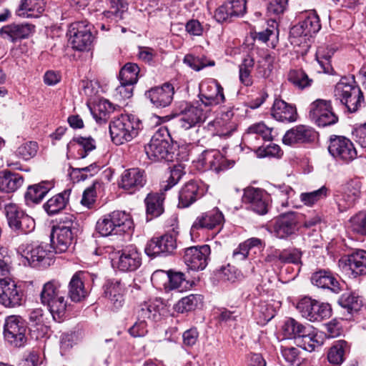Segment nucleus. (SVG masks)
I'll use <instances>...</instances> for the list:
<instances>
[{
	"label": "nucleus",
	"mask_w": 366,
	"mask_h": 366,
	"mask_svg": "<svg viewBox=\"0 0 366 366\" xmlns=\"http://www.w3.org/2000/svg\"><path fill=\"white\" fill-rule=\"evenodd\" d=\"M201 301V295H190L182 298L176 305L175 308L178 312L181 313L192 311L196 308L198 303Z\"/></svg>",
	"instance_id": "59"
},
{
	"label": "nucleus",
	"mask_w": 366,
	"mask_h": 366,
	"mask_svg": "<svg viewBox=\"0 0 366 366\" xmlns=\"http://www.w3.org/2000/svg\"><path fill=\"white\" fill-rule=\"evenodd\" d=\"M302 23V26L305 27V31H306V34H309L310 36L317 33L321 29L319 16L314 11L307 13Z\"/></svg>",
	"instance_id": "55"
},
{
	"label": "nucleus",
	"mask_w": 366,
	"mask_h": 366,
	"mask_svg": "<svg viewBox=\"0 0 366 366\" xmlns=\"http://www.w3.org/2000/svg\"><path fill=\"white\" fill-rule=\"evenodd\" d=\"M118 256L112 259V266L122 272H133L142 264V255L134 245L126 247L117 253Z\"/></svg>",
	"instance_id": "19"
},
{
	"label": "nucleus",
	"mask_w": 366,
	"mask_h": 366,
	"mask_svg": "<svg viewBox=\"0 0 366 366\" xmlns=\"http://www.w3.org/2000/svg\"><path fill=\"white\" fill-rule=\"evenodd\" d=\"M44 0H21L16 14L23 17H38L44 11Z\"/></svg>",
	"instance_id": "43"
},
{
	"label": "nucleus",
	"mask_w": 366,
	"mask_h": 366,
	"mask_svg": "<svg viewBox=\"0 0 366 366\" xmlns=\"http://www.w3.org/2000/svg\"><path fill=\"white\" fill-rule=\"evenodd\" d=\"M246 9V0H227L216 9L214 18L220 23L231 21L234 18L242 16Z\"/></svg>",
	"instance_id": "28"
},
{
	"label": "nucleus",
	"mask_w": 366,
	"mask_h": 366,
	"mask_svg": "<svg viewBox=\"0 0 366 366\" xmlns=\"http://www.w3.org/2000/svg\"><path fill=\"white\" fill-rule=\"evenodd\" d=\"M272 115L280 122H293L297 120L296 108L282 99H275L272 108Z\"/></svg>",
	"instance_id": "37"
},
{
	"label": "nucleus",
	"mask_w": 366,
	"mask_h": 366,
	"mask_svg": "<svg viewBox=\"0 0 366 366\" xmlns=\"http://www.w3.org/2000/svg\"><path fill=\"white\" fill-rule=\"evenodd\" d=\"M297 310L310 322H320L329 318L332 309L329 304L320 302L309 297H304L297 303Z\"/></svg>",
	"instance_id": "12"
},
{
	"label": "nucleus",
	"mask_w": 366,
	"mask_h": 366,
	"mask_svg": "<svg viewBox=\"0 0 366 366\" xmlns=\"http://www.w3.org/2000/svg\"><path fill=\"white\" fill-rule=\"evenodd\" d=\"M177 249V239L172 234H164L152 237L146 244L144 251L151 257H167L172 254Z\"/></svg>",
	"instance_id": "15"
},
{
	"label": "nucleus",
	"mask_w": 366,
	"mask_h": 366,
	"mask_svg": "<svg viewBox=\"0 0 366 366\" xmlns=\"http://www.w3.org/2000/svg\"><path fill=\"white\" fill-rule=\"evenodd\" d=\"M335 51L329 46H319L316 51V60L322 69V71L327 74H333L334 69L332 66L330 59Z\"/></svg>",
	"instance_id": "48"
},
{
	"label": "nucleus",
	"mask_w": 366,
	"mask_h": 366,
	"mask_svg": "<svg viewBox=\"0 0 366 366\" xmlns=\"http://www.w3.org/2000/svg\"><path fill=\"white\" fill-rule=\"evenodd\" d=\"M74 219L73 215L69 214L64 219H60L59 224L53 227L49 245L53 252H66L72 244L78 230Z\"/></svg>",
	"instance_id": "4"
},
{
	"label": "nucleus",
	"mask_w": 366,
	"mask_h": 366,
	"mask_svg": "<svg viewBox=\"0 0 366 366\" xmlns=\"http://www.w3.org/2000/svg\"><path fill=\"white\" fill-rule=\"evenodd\" d=\"M254 66V59L249 55H247L239 66V80L245 86H248L252 84V78L251 71Z\"/></svg>",
	"instance_id": "52"
},
{
	"label": "nucleus",
	"mask_w": 366,
	"mask_h": 366,
	"mask_svg": "<svg viewBox=\"0 0 366 366\" xmlns=\"http://www.w3.org/2000/svg\"><path fill=\"white\" fill-rule=\"evenodd\" d=\"M198 97L201 104L206 108H210L225 102L224 89L214 79L205 81L200 84Z\"/></svg>",
	"instance_id": "18"
},
{
	"label": "nucleus",
	"mask_w": 366,
	"mask_h": 366,
	"mask_svg": "<svg viewBox=\"0 0 366 366\" xmlns=\"http://www.w3.org/2000/svg\"><path fill=\"white\" fill-rule=\"evenodd\" d=\"M302 252L297 248H288L281 250V264H302Z\"/></svg>",
	"instance_id": "61"
},
{
	"label": "nucleus",
	"mask_w": 366,
	"mask_h": 366,
	"mask_svg": "<svg viewBox=\"0 0 366 366\" xmlns=\"http://www.w3.org/2000/svg\"><path fill=\"white\" fill-rule=\"evenodd\" d=\"M328 188L322 186L317 190L301 193L300 199L305 205L311 207L318 202L325 199L328 196Z\"/></svg>",
	"instance_id": "51"
},
{
	"label": "nucleus",
	"mask_w": 366,
	"mask_h": 366,
	"mask_svg": "<svg viewBox=\"0 0 366 366\" xmlns=\"http://www.w3.org/2000/svg\"><path fill=\"white\" fill-rule=\"evenodd\" d=\"M23 182V177L20 174L5 170L1 177V192H14L22 185Z\"/></svg>",
	"instance_id": "49"
},
{
	"label": "nucleus",
	"mask_w": 366,
	"mask_h": 366,
	"mask_svg": "<svg viewBox=\"0 0 366 366\" xmlns=\"http://www.w3.org/2000/svg\"><path fill=\"white\" fill-rule=\"evenodd\" d=\"M97 110L99 113L94 114L97 122L104 124L108 121L109 115L116 110V106L109 100L103 99L97 104Z\"/></svg>",
	"instance_id": "54"
},
{
	"label": "nucleus",
	"mask_w": 366,
	"mask_h": 366,
	"mask_svg": "<svg viewBox=\"0 0 366 366\" xmlns=\"http://www.w3.org/2000/svg\"><path fill=\"white\" fill-rule=\"evenodd\" d=\"M174 89L172 84L165 83L160 87L152 88L146 92V97L151 103L157 108L169 106L172 100Z\"/></svg>",
	"instance_id": "30"
},
{
	"label": "nucleus",
	"mask_w": 366,
	"mask_h": 366,
	"mask_svg": "<svg viewBox=\"0 0 366 366\" xmlns=\"http://www.w3.org/2000/svg\"><path fill=\"white\" fill-rule=\"evenodd\" d=\"M272 128L268 127L263 122H259L253 124L247 128L243 135V139L251 144L254 140H257L259 137L264 141H272Z\"/></svg>",
	"instance_id": "40"
},
{
	"label": "nucleus",
	"mask_w": 366,
	"mask_h": 366,
	"mask_svg": "<svg viewBox=\"0 0 366 366\" xmlns=\"http://www.w3.org/2000/svg\"><path fill=\"white\" fill-rule=\"evenodd\" d=\"M153 284H157L159 281H162V285L165 289L169 290H177L179 292H183L192 287V283L187 280L183 272L169 270L155 271L151 277Z\"/></svg>",
	"instance_id": "17"
},
{
	"label": "nucleus",
	"mask_w": 366,
	"mask_h": 366,
	"mask_svg": "<svg viewBox=\"0 0 366 366\" xmlns=\"http://www.w3.org/2000/svg\"><path fill=\"white\" fill-rule=\"evenodd\" d=\"M141 125V121L132 114L114 117L109 127L112 141L117 145L132 141L138 135Z\"/></svg>",
	"instance_id": "2"
},
{
	"label": "nucleus",
	"mask_w": 366,
	"mask_h": 366,
	"mask_svg": "<svg viewBox=\"0 0 366 366\" xmlns=\"http://www.w3.org/2000/svg\"><path fill=\"white\" fill-rule=\"evenodd\" d=\"M234 110V106L222 107L219 117L203 127L202 130H207L212 136L229 137L237 129L238 123V118Z\"/></svg>",
	"instance_id": "9"
},
{
	"label": "nucleus",
	"mask_w": 366,
	"mask_h": 366,
	"mask_svg": "<svg viewBox=\"0 0 366 366\" xmlns=\"http://www.w3.org/2000/svg\"><path fill=\"white\" fill-rule=\"evenodd\" d=\"M104 295L115 308H119L124 302V285L121 280L117 279L107 280L103 285Z\"/></svg>",
	"instance_id": "34"
},
{
	"label": "nucleus",
	"mask_w": 366,
	"mask_h": 366,
	"mask_svg": "<svg viewBox=\"0 0 366 366\" xmlns=\"http://www.w3.org/2000/svg\"><path fill=\"white\" fill-rule=\"evenodd\" d=\"M71 190L65 189L62 192L57 194L50 198L44 204V209L49 215H54L64 209L69 202Z\"/></svg>",
	"instance_id": "42"
},
{
	"label": "nucleus",
	"mask_w": 366,
	"mask_h": 366,
	"mask_svg": "<svg viewBox=\"0 0 366 366\" xmlns=\"http://www.w3.org/2000/svg\"><path fill=\"white\" fill-rule=\"evenodd\" d=\"M310 330L311 325H302L293 318L287 320L282 326L283 335L285 338L294 339L296 344H297L299 338L302 339L305 334H309L308 332Z\"/></svg>",
	"instance_id": "39"
},
{
	"label": "nucleus",
	"mask_w": 366,
	"mask_h": 366,
	"mask_svg": "<svg viewBox=\"0 0 366 366\" xmlns=\"http://www.w3.org/2000/svg\"><path fill=\"white\" fill-rule=\"evenodd\" d=\"M351 230L361 236H366V210L360 211L350 219Z\"/></svg>",
	"instance_id": "56"
},
{
	"label": "nucleus",
	"mask_w": 366,
	"mask_h": 366,
	"mask_svg": "<svg viewBox=\"0 0 366 366\" xmlns=\"http://www.w3.org/2000/svg\"><path fill=\"white\" fill-rule=\"evenodd\" d=\"M133 226L130 214L124 211L115 210L102 216L96 224V231L102 237L125 232Z\"/></svg>",
	"instance_id": "7"
},
{
	"label": "nucleus",
	"mask_w": 366,
	"mask_h": 366,
	"mask_svg": "<svg viewBox=\"0 0 366 366\" xmlns=\"http://www.w3.org/2000/svg\"><path fill=\"white\" fill-rule=\"evenodd\" d=\"M210 253L208 244L190 247L184 250V262L189 269L202 270L208 264Z\"/></svg>",
	"instance_id": "23"
},
{
	"label": "nucleus",
	"mask_w": 366,
	"mask_h": 366,
	"mask_svg": "<svg viewBox=\"0 0 366 366\" xmlns=\"http://www.w3.org/2000/svg\"><path fill=\"white\" fill-rule=\"evenodd\" d=\"M163 193H149L144 199L147 219L158 217L164 212Z\"/></svg>",
	"instance_id": "38"
},
{
	"label": "nucleus",
	"mask_w": 366,
	"mask_h": 366,
	"mask_svg": "<svg viewBox=\"0 0 366 366\" xmlns=\"http://www.w3.org/2000/svg\"><path fill=\"white\" fill-rule=\"evenodd\" d=\"M12 252L7 248L1 247V305L6 307L14 308L22 304L24 293L20 287L11 277L6 276L10 274L12 269Z\"/></svg>",
	"instance_id": "1"
},
{
	"label": "nucleus",
	"mask_w": 366,
	"mask_h": 366,
	"mask_svg": "<svg viewBox=\"0 0 366 366\" xmlns=\"http://www.w3.org/2000/svg\"><path fill=\"white\" fill-rule=\"evenodd\" d=\"M147 174L144 169L138 167L125 169L121 175L119 186L130 194H133L144 187Z\"/></svg>",
	"instance_id": "26"
},
{
	"label": "nucleus",
	"mask_w": 366,
	"mask_h": 366,
	"mask_svg": "<svg viewBox=\"0 0 366 366\" xmlns=\"http://www.w3.org/2000/svg\"><path fill=\"white\" fill-rule=\"evenodd\" d=\"M361 182L358 179L349 180L342 187V192L336 194L335 201L340 212L352 207L361 195Z\"/></svg>",
	"instance_id": "21"
},
{
	"label": "nucleus",
	"mask_w": 366,
	"mask_h": 366,
	"mask_svg": "<svg viewBox=\"0 0 366 366\" xmlns=\"http://www.w3.org/2000/svg\"><path fill=\"white\" fill-rule=\"evenodd\" d=\"M178 123L184 130L196 127L199 128L211 114V109L206 108L199 102H181L178 105ZM199 131V129H197Z\"/></svg>",
	"instance_id": "5"
},
{
	"label": "nucleus",
	"mask_w": 366,
	"mask_h": 366,
	"mask_svg": "<svg viewBox=\"0 0 366 366\" xmlns=\"http://www.w3.org/2000/svg\"><path fill=\"white\" fill-rule=\"evenodd\" d=\"M110 9L104 11L103 14L106 18L114 19L115 21L124 18L125 11L122 0H107Z\"/></svg>",
	"instance_id": "57"
},
{
	"label": "nucleus",
	"mask_w": 366,
	"mask_h": 366,
	"mask_svg": "<svg viewBox=\"0 0 366 366\" xmlns=\"http://www.w3.org/2000/svg\"><path fill=\"white\" fill-rule=\"evenodd\" d=\"M140 307V309L137 312V320L139 321L146 323H147V321H157V317L159 315L158 309L155 305L145 302Z\"/></svg>",
	"instance_id": "58"
},
{
	"label": "nucleus",
	"mask_w": 366,
	"mask_h": 366,
	"mask_svg": "<svg viewBox=\"0 0 366 366\" xmlns=\"http://www.w3.org/2000/svg\"><path fill=\"white\" fill-rule=\"evenodd\" d=\"M53 187V183L49 181L29 186L24 194L26 204L29 206L39 204Z\"/></svg>",
	"instance_id": "36"
},
{
	"label": "nucleus",
	"mask_w": 366,
	"mask_h": 366,
	"mask_svg": "<svg viewBox=\"0 0 366 366\" xmlns=\"http://www.w3.org/2000/svg\"><path fill=\"white\" fill-rule=\"evenodd\" d=\"M78 146L79 158L84 159L87 156L88 152L96 149V142L92 137H84L81 136L74 137L67 144V149Z\"/></svg>",
	"instance_id": "47"
},
{
	"label": "nucleus",
	"mask_w": 366,
	"mask_h": 366,
	"mask_svg": "<svg viewBox=\"0 0 366 366\" xmlns=\"http://www.w3.org/2000/svg\"><path fill=\"white\" fill-rule=\"evenodd\" d=\"M139 68L137 64L127 63L119 71V81L135 84L138 81Z\"/></svg>",
	"instance_id": "53"
},
{
	"label": "nucleus",
	"mask_w": 366,
	"mask_h": 366,
	"mask_svg": "<svg viewBox=\"0 0 366 366\" xmlns=\"http://www.w3.org/2000/svg\"><path fill=\"white\" fill-rule=\"evenodd\" d=\"M242 201L249 204V208L258 214L264 215L268 212L269 197L260 189L254 187L245 189Z\"/></svg>",
	"instance_id": "25"
},
{
	"label": "nucleus",
	"mask_w": 366,
	"mask_h": 366,
	"mask_svg": "<svg viewBox=\"0 0 366 366\" xmlns=\"http://www.w3.org/2000/svg\"><path fill=\"white\" fill-rule=\"evenodd\" d=\"M282 355L289 366H299L301 358L299 356L298 349L295 347H282Z\"/></svg>",
	"instance_id": "64"
},
{
	"label": "nucleus",
	"mask_w": 366,
	"mask_h": 366,
	"mask_svg": "<svg viewBox=\"0 0 366 366\" xmlns=\"http://www.w3.org/2000/svg\"><path fill=\"white\" fill-rule=\"evenodd\" d=\"M309 334H305L302 339L299 338L297 344V346L302 347L303 350L312 352L316 348L320 347L323 344V339L321 335H319L317 331L311 326V330L308 332Z\"/></svg>",
	"instance_id": "46"
},
{
	"label": "nucleus",
	"mask_w": 366,
	"mask_h": 366,
	"mask_svg": "<svg viewBox=\"0 0 366 366\" xmlns=\"http://www.w3.org/2000/svg\"><path fill=\"white\" fill-rule=\"evenodd\" d=\"M4 214L8 226L16 234H29L35 228L34 219L26 214L16 204H6Z\"/></svg>",
	"instance_id": "10"
},
{
	"label": "nucleus",
	"mask_w": 366,
	"mask_h": 366,
	"mask_svg": "<svg viewBox=\"0 0 366 366\" xmlns=\"http://www.w3.org/2000/svg\"><path fill=\"white\" fill-rule=\"evenodd\" d=\"M350 351V345L345 340H337L333 343L327 352V360L333 366H340L345 361Z\"/></svg>",
	"instance_id": "44"
},
{
	"label": "nucleus",
	"mask_w": 366,
	"mask_h": 366,
	"mask_svg": "<svg viewBox=\"0 0 366 366\" xmlns=\"http://www.w3.org/2000/svg\"><path fill=\"white\" fill-rule=\"evenodd\" d=\"M26 327L19 316L11 315L5 320L4 336L5 340L15 347L24 345L26 342Z\"/></svg>",
	"instance_id": "16"
},
{
	"label": "nucleus",
	"mask_w": 366,
	"mask_h": 366,
	"mask_svg": "<svg viewBox=\"0 0 366 366\" xmlns=\"http://www.w3.org/2000/svg\"><path fill=\"white\" fill-rule=\"evenodd\" d=\"M337 303L348 314L352 315L360 311L363 306L362 297L352 292H346L342 294Z\"/></svg>",
	"instance_id": "41"
},
{
	"label": "nucleus",
	"mask_w": 366,
	"mask_h": 366,
	"mask_svg": "<svg viewBox=\"0 0 366 366\" xmlns=\"http://www.w3.org/2000/svg\"><path fill=\"white\" fill-rule=\"evenodd\" d=\"M91 29L92 25L86 21L74 22L70 25L69 35L73 49L84 51L89 48L93 40Z\"/></svg>",
	"instance_id": "20"
},
{
	"label": "nucleus",
	"mask_w": 366,
	"mask_h": 366,
	"mask_svg": "<svg viewBox=\"0 0 366 366\" xmlns=\"http://www.w3.org/2000/svg\"><path fill=\"white\" fill-rule=\"evenodd\" d=\"M198 162L204 169L212 170L217 173L232 168L235 164L234 161L226 159L217 150H204L199 155Z\"/></svg>",
	"instance_id": "24"
},
{
	"label": "nucleus",
	"mask_w": 366,
	"mask_h": 366,
	"mask_svg": "<svg viewBox=\"0 0 366 366\" xmlns=\"http://www.w3.org/2000/svg\"><path fill=\"white\" fill-rule=\"evenodd\" d=\"M17 252L33 267H46L53 262L54 252L46 243H23L19 247Z\"/></svg>",
	"instance_id": "8"
},
{
	"label": "nucleus",
	"mask_w": 366,
	"mask_h": 366,
	"mask_svg": "<svg viewBox=\"0 0 366 366\" xmlns=\"http://www.w3.org/2000/svg\"><path fill=\"white\" fill-rule=\"evenodd\" d=\"M81 272H76L71 277L69 284V297L71 300L75 302H79L84 300L87 292L84 288V282L81 277Z\"/></svg>",
	"instance_id": "45"
},
{
	"label": "nucleus",
	"mask_w": 366,
	"mask_h": 366,
	"mask_svg": "<svg viewBox=\"0 0 366 366\" xmlns=\"http://www.w3.org/2000/svg\"><path fill=\"white\" fill-rule=\"evenodd\" d=\"M203 196L202 189L196 180L185 183L179 192V208H187Z\"/></svg>",
	"instance_id": "32"
},
{
	"label": "nucleus",
	"mask_w": 366,
	"mask_h": 366,
	"mask_svg": "<svg viewBox=\"0 0 366 366\" xmlns=\"http://www.w3.org/2000/svg\"><path fill=\"white\" fill-rule=\"evenodd\" d=\"M61 284L59 281L52 280L43 286L40 294L41 302L46 305L55 321L61 322L67 307L64 296L60 292Z\"/></svg>",
	"instance_id": "6"
},
{
	"label": "nucleus",
	"mask_w": 366,
	"mask_h": 366,
	"mask_svg": "<svg viewBox=\"0 0 366 366\" xmlns=\"http://www.w3.org/2000/svg\"><path fill=\"white\" fill-rule=\"evenodd\" d=\"M310 280L313 285L319 288L330 290L334 293H339L341 290L339 281L328 269H319L313 272Z\"/></svg>",
	"instance_id": "33"
},
{
	"label": "nucleus",
	"mask_w": 366,
	"mask_h": 366,
	"mask_svg": "<svg viewBox=\"0 0 366 366\" xmlns=\"http://www.w3.org/2000/svg\"><path fill=\"white\" fill-rule=\"evenodd\" d=\"M170 135L166 127L159 128L152 136L149 143L144 147L145 152L152 161L168 160Z\"/></svg>",
	"instance_id": "11"
},
{
	"label": "nucleus",
	"mask_w": 366,
	"mask_h": 366,
	"mask_svg": "<svg viewBox=\"0 0 366 366\" xmlns=\"http://www.w3.org/2000/svg\"><path fill=\"white\" fill-rule=\"evenodd\" d=\"M38 149V144L36 142L30 141L19 147L16 155L24 160H29L36 156Z\"/></svg>",
	"instance_id": "62"
},
{
	"label": "nucleus",
	"mask_w": 366,
	"mask_h": 366,
	"mask_svg": "<svg viewBox=\"0 0 366 366\" xmlns=\"http://www.w3.org/2000/svg\"><path fill=\"white\" fill-rule=\"evenodd\" d=\"M35 26L31 24H10L1 27V36L11 41L27 38L34 31Z\"/></svg>",
	"instance_id": "35"
},
{
	"label": "nucleus",
	"mask_w": 366,
	"mask_h": 366,
	"mask_svg": "<svg viewBox=\"0 0 366 366\" xmlns=\"http://www.w3.org/2000/svg\"><path fill=\"white\" fill-rule=\"evenodd\" d=\"M224 217L218 208L205 212L199 215L194 221L191 230L192 232L199 229L217 230L214 235L218 234L223 227Z\"/></svg>",
	"instance_id": "22"
},
{
	"label": "nucleus",
	"mask_w": 366,
	"mask_h": 366,
	"mask_svg": "<svg viewBox=\"0 0 366 366\" xmlns=\"http://www.w3.org/2000/svg\"><path fill=\"white\" fill-rule=\"evenodd\" d=\"M309 117L319 127H327L335 124L338 121L337 116L334 113L331 101L317 99L309 107Z\"/></svg>",
	"instance_id": "14"
},
{
	"label": "nucleus",
	"mask_w": 366,
	"mask_h": 366,
	"mask_svg": "<svg viewBox=\"0 0 366 366\" xmlns=\"http://www.w3.org/2000/svg\"><path fill=\"white\" fill-rule=\"evenodd\" d=\"M328 151L337 161L345 164L352 162L357 157L354 144L350 139L344 136H331Z\"/></svg>",
	"instance_id": "13"
},
{
	"label": "nucleus",
	"mask_w": 366,
	"mask_h": 366,
	"mask_svg": "<svg viewBox=\"0 0 366 366\" xmlns=\"http://www.w3.org/2000/svg\"><path fill=\"white\" fill-rule=\"evenodd\" d=\"M287 80L296 88L303 90L312 86L313 80L302 69L290 70Z\"/></svg>",
	"instance_id": "50"
},
{
	"label": "nucleus",
	"mask_w": 366,
	"mask_h": 366,
	"mask_svg": "<svg viewBox=\"0 0 366 366\" xmlns=\"http://www.w3.org/2000/svg\"><path fill=\"white\" fill-rule=\"evenodd\" d=\"M183 62L195 71H200L206 66L214 65L213 60H209L207 57H195L192 54L185 55Z\"/></svg>",
	"instance_id": "60"
},
{
	"label": "nucleus",
	"mask_w": 366,
	"mask_h": 366,
	"mask_svg": "<svg viewBox=\"0 0 366 366\" xmlns=\"http://www.w3.org/2000/svg\"><path fill=\"white\" fill-rule=\"evenodd\" d=\"M297 229V218L295 212L282 214L275 219L274 231L279 238H286L294 234Z\"/></svg>",
	"instance_id": "31"
},
{
	"label": "nucleus",
	"mask_w": 366,
	"mask_h": 366,
	"mask_svg": "<svg viewBox=\"0 0 366 366\" xmlns=\"http://www.w3.org/2000/svg\"><path fill=\"white\" fill-rule=\"evenodd\" d=\"M256 70L259 77L267 78L270 75L272 70V60L269 54H265L257 61Z\"/></svg>",
	"instance_id": "63"
},
{
	"label": "nucleus",
	"mask_w": 366,
	"mask_h": 366,
	"mask_svg": "<svg viewBox=\"0 0 366 366\" xmlns=\"http://www.w3.org/2000/svg\"><path fill=\"white\" fill-rule=\"evenodd\" d=\"M343 269L350 272L353 277L366 275V251L355 249L341 258Z\"/></svg>",
	"instance_id": "27"
},
{
	"label": "nucleus",
	"mask_w": 366,
	"mask_h": 366,
	"mask_svg": "<svg viewBox=\"0 0 366 366\" xmlns=\"http://www.w3.org/2000/svg\"><path fill=\"white\" fill-rule=\"evenodd\" d=\"M334 97L344 105L350 113L365 106L363 92L355 85L354 79L342 77L335 86Z\"/></svg>",
	"instance_id": "3"
},
{
	"label": "nucleus",
	"mask_w": 366,
	"mask_h": 366,
	"mask_svg": "<svg viewBox=\"0 0 366 366\" xmlns=\"http://www.w3.org/2000/svg\"><path fill=\"white\" fill-rule=\"evenodd\" d=\"M316 132L310 127L298 125L288 130L282 138L286 145L303 144L313 142L316 138Z\"/></svg>",
	"instance_id": "29"
}]
</instances>
